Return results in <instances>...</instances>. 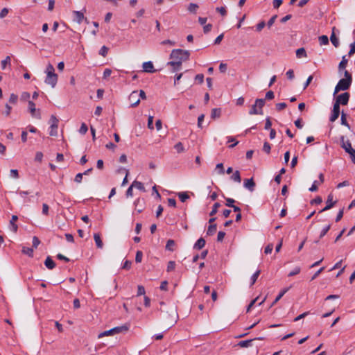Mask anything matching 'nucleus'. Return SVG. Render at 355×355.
I'll return each instance as SVG.
<instances>
[{"label":"nucleus","instance_id":"nucleus-4","mask_svg":"<svg viewBox=\"0 0 355 355\" xmlns=\"http://www.w3.org/2000/svg\"><path fill=\"white\" fill-rule=\"evenodd\" d=\"M58 119L56 118L55 116L51 115L49 123L51 124L50 126V135L51 136H57L58 135Z\"/></svg>","mask_w":355,"mask_h":355},{"label":"nucleus","instance_id":"nucleus-6","mask_svg":"<svg viewBox=\"0 0 355 355\" xmlns=\"http://www.w3.org/2000/svg\"><path fill=\"white\" fill-rule=\"evenodd\" d=\"M28 110L33 117H35L38 119H41L40 110H36L35 104L33 101H28Z\"/></svg>","mask_w":355,"mask_h":355},{"label":"nucleus","instance_id":"nucleus-13","mask_svg":"<svg viewBox=\"0 0 355 355\" xmlns=\"http://www.w3.org/2000/svg\"><path fill=\"white\" fill-rule=\"evenodd\" d=\"M244 187L250 191H253L255 187V183L252 178L245 179L244 180Z\"/></svg>","mask_w":355,"mask_h":355},{"label":"nucleus","instance_id":"nucleus-27","mask_svg":"<svg viewBox=\"0 0 355 355\" xmlns=\"http://www.w3.org/2000/svg\"><path fill=\"white\" fill-rule=\"evenodd\" d=\"M289 290V288H286L283 289L279 295L276 297L275 300L272 304V306H273L275 304H276L283 296Z\"/></svg>","mask_w":355,"mask_h":355},{"label":"nucleus","instance_id":"nucleus-3","mask_svg":"<svg viewBox=\"0 0 355 355\" xmlns=\"http://www.w3.org/2000/svg\"><path fill=\"white\" fill-rule=\"evenodd\" d=\"M352 83V82L349 81V80L341 78L335 87L334 94L335 95L340 91H345L348 89L350 87Z\"/></svg>","mask_w":355,"mask_h":355},{"label":"nucleus","instance_id":"nucleus-8","mask_svg":"<svg viewBox=\"0 0 355 355\" xmlns=\"http://www.w3.org/2000/svg\"><path fill=\"white\" fill-rule=\"evenodd\" d=\"M129 100L131 102V107H137L139 103L140 99L138 98V94L137 91H133L129 96Z\"/></svg>","mask_w":355,"mask_h":355},{"label":"nucleus","instance_id":"nucleus-40","mask_svg":"<svg viewBox=\"0 0 355 355\" xmlns=\"http://www.w3.org/2000/svg\"><path fill=\"white\" fill-rule=\"evenodd\" d=\"M220 203H218V202L214 203V205H213V207H212V210L211 211L209 215L210 216L215 215L217 213L218 209L220 207Z\"/></svg>","mask_w":355,"mask_h":355},{"label":"nucleus","instance_id":"nucleus-28","mask_svg":"<svg viewBox=\"0 0 355 355\" xmlns=\"http://www.w3.org/2000/svg\"><path fill=\"white\" fill-rule=\"evenodd\" d=\"M254 104L257 107L259 110H263L262 108L265 105V100L262 98H258L255 101Z\"/></svg>","mask_w":355,"mask_h":355},{"label":"nucleus","instance_id":"nucleus-18","mask_svg":"<svg viewBox=\"0 0 355 355\" xmlns=\"http://www.w3.org/2000/svg\"><path fill=\"white\" fill-rule=\"evenodd\" d=\"M296 56L297 58H306L307 54L304 48L302 47L296 51Z\"/></svg>","mask_w":355,"mask_h":355},{"label":"nucleus","instance_id":"nucleus-52","mask_svg":"<svg viewBox=\"0 0 355 355\" xmlns=\"http://www.w3.org/2000/svg\"><path fill=\"white\" fill-rule=\"evenodd\" d=\"M330 227L331 225H328L327 226L322 229L320 234V239L322 238L328 232V231L330 230Z\"/></svg>","mask_w":355,"mask_h":355},{"label":"nucleus","instance_id":"nucleus-10","mask_svg":"<svg viewBox=\"0 0 355 355\" xmlns=\"http://www.w3.org/2000/svg\"><path fill=\"white\" fill-rule=\"evenodd\" d=\"M348 59L347 58V55H343L338 67V71L340 76H341L343 71L346 69Z\"/></svg>","mask_w":355,"mask_h":355},{"label":"nucleus","instance_id":"nucleus-14","mask_svg":"<svg viewBox=\"0 0 355 355\" xmlns=\"http://www.w3.org/2000/svg\"><path fill=\"white\" fill-rule=\"evenodd\" d=\"M167 64L173 67V71L180 70L182 65L180 60H172L168 62Z\"/></svg>","mask_w":355,"mask_h":355},{"label":"nucleus","instance_id":"nucleus-2","mask_svg":"<svg viewBox=\"0 0 355 355\" xmlns=\"http://www.w3.org/2000/svg\"><path fill=\"white\" fill-rule=\"evenodd\" d=\"M190 53L188 51L182 50V49H173L170 55V58L173 60H180V63H182V61L187 60L189 59Z\"/></svg>","mask_w":355,"mask_h":355},{"label":"nucleus","instance_id":"nucleus-19","mask_svg":"<svg viewBox=\"0 0 355 355\" xmlns=\"http://www.w3.org/2000/svg\"><path fill=\"white\" fill-rule=\"evenodd\" d=\"M132 185L133 187L143 191V192H145L146 191V189H145V187L143 184V183H141V182H139V181H137V180H135L132 183Z\"/></svg>","mask_w":355,"mask_h":355},{"label":"nucleus","instance_id":"nucleus-29","mask_svg":"<svg viewBox=\"0 0 355 355\" xmlns=\"http://www.w3.org/2000/svg\"><path fill=\"white\" fill-rule=\"evenodd\" d=\"M114 334V331H113V329H111L110 330L105 331L101 332V334H99L98 336V338H103L104 336H112Z\"/></svg>","mask_w":355,"mask_h":355},{"label":"nucleus","instance_id":"nucleus-46","mask_svg":"<svg viewBox=\"0 0 355 355\" xmlns=\"http://www.w3.org/2000/svg\"><path fill=\"white\" fill-rule=\"evenodd\" d=\"M87 130H88L87 125L85 123H83L79 129V132L82 135H85L87 132Z\"/></svg>","mask_w":355,"mask_h":355},{"label":"nucleus","instance_id":"nucleus-5","mask_svg":"<svg viewBox=\"0 0 355 355\" xmlns=\"http://www.w3.org/2000/svg\"><path fill=\"white\" fill-rule=\"evenodd\" d=\"M350 95L348 92L343 93L336 97V101L343 105H347Z\"/></svg>","mask_w":355,"mask_h":355},{"label":"nucleus","instance_id":"nucleus-50","mask_svg":"<svg viewBox=\"0 0 355 355\" xmlns=\"http://www.w3.org/2000/svg\"><path fill=\"white\" fill-rule=\"evenodd\" d=\"M175 261H170L168 263V266H167V271L168 272H170V271H172L175 269Z\"/></svg>","mask_w":355,"mask_h":355},{"label":"nucleus","instance_id":"nucleus-60","mask_svg":"<svg viewBox=\"0 0 355 355\" xmlns=\"http://www.w3.org/2000/svg\"><path fill=\"white\" fill-rule=\"evenodd\" d=\"M145 294V288L143 286H138L137 287V295H143Z\"/></svg>","mask_w":355,"mask_h":355},{"label":"nucleus","instance_id":"nucleus-37","mask_svg":"<svg viewBox=\"0 0 355 355\" xmlns=\"http://www.w3.org/2000/svg\"><path fill=\"white\" fill-rule=\"evenodd\" d=\"M198 8V6L196 3H191L189 5L188 10L190 12L196 13Z\"/></svg>","mask_w":355,"mask_h":355},{"label":"nucleus","instance_id":"nucleus-56","mask_svg":"<svg viewBox=\"0 0 355 355\" xmlns=\"http://www.w3.org/2000/svg\"><path fill=\"white\" fill-rule=\"evenodd\" d=\"M320 184L317 180L314 181L312 186L309 188V191L311 192L316 191L318 190V187Z\"/></svg>","mask_w":355,"mask_h":355},{"label":"nucleus","instance_id":"nucleus-44","mask_svg":"<svg viewBox=\"0 0 355 355\" xmlns=\"http://www.w3.org/2000/svg\"><path fill=\"white\" fill-rule=\"evenodd\" d=\"M339 114H340V112L332 110L331 115L329 118L330 121H331V122L335 121L338 118Z\"/></svg>","mask_w":355,"mask_h":355},{"label":"nucleus","instance_id":"nucleus-21","mask_svg":"<svg viewBox=\"0 0 355 355\" xmlns=\"http://www.w3.org/2000/svg\"><path fill=\"white\" fill-rule=\"evenodd\" d=\"M221 114V110L220 108H214L211 110V117L213 119H215L216 118H219Z\"/></svg>","mask_w":355,"mask_h":355},{"label":"nucleus","instance_id":"nucleus-51","mask_svg":"<svg viewBox=\"0 0 355 355\" xmlns=\"http://www.w3.org/2000/svg\"><path fill=\"white\" fill-rule=\"evenodd\" d=\"M108 52V48L105 46H103L99 51V54L103 57H105Z\"/></svg>","mask_w":355,"mask_h":355},{"label":"nucleus","instance_id":"nucleus-54","mask_svg":"<svg viewBox=\"0 0 355 355\" xmlns=\"http://www.w3.org/2000/svg\"><path fill=\"white\" fill-rule=\"evenodd\" d=\"M287 105L285 103H279L276 104V110L281 111L286 107Z\"/></svg>","mask_w":355,"mask_h":355},{"label":"nucleus","instance_id":"nucleus-39","mask_svg":"<svg viewBox=\"0 0 355 355\" xmlns=\"http://www.w3.org/2000/svg\"><path fill=\"white\" fill-rule=\"evenodd\" d=\"M343 74L345 76L344 79L349 80V81L352 82V76L347 70H346V69L343 71L341 76Z\"/></svg>","mask_w":355,"mask_h":355},{"label":"nucleus","instance_id":"nucleus-17","mask_svg":"<svg viewBox=\"0 0 355 355\" xmlns=\"http://www.w3.org/2000/svg\"><path fill=\"white\" fill-rule=\"evenodd\" d=\"M94 239L96 247L98 248H101V249L103 248V241H102V240L101 239L100 234L98 233H95L94 234Z\"/></svg>","mask_w":355,"mask_h":355},{"label":"nucleus","instance_id":"nucleus-16","mask_svg":"<svg viewBox=\"0 0 355 355\" xmlns=\"http://www.w3.org/2000/svg\"><path fill=\"white\" fill-rule=\"evenodd\" d=\"M44 265L49 270H52L55 267V262L50 257H47V258L46 259V260L44 261Z\"/></svg>","mask_w":355,"mask_h":355},{"label":"nucleus","instance_id":"nucleus-64","mask_svg":"<svg viewBox=\"0 0 355 355\" xmlns=\"http://www.w3.org/2000/svg\"><path fill=\"white\" fill-rule=\"evenodd\" d=\"M132 262L130 261L126 260L122 266L123 269L129 270L131 267Z\"/></svg>","mask_w":355,"mask_h":355},{"label":"nucleus","instance_id":"nucleus-35","mask_svg":"<svg viewBox=\"0 0 355 355\" xmlns=\"http://www.w3.org/2000/svg\"><path fill=\"white\" fill-rule=\"evenodd\" d=\"M22 252L24 254L28 255L31 257H32L33 256V248H31L24 247L22 249Z\"/></svg>","mask_w":355,"mask_h":355},{"label":"nucleus","instance_id":"nucleus-53","mask_svg":"<svg viewBox=\"0 0 355 355\" xmlns=\"http://www.w3.org/2000/svg\"><path fill=\"white\" fill-rule=\"evenodd\" d=\"M195 80L196 82H198L199 84H202L204 81V75L202 73L197 74L195 77Z\"/></svg>","mask_w":355,"mask_h":355},{"label":"nucleus","instance_id":"nucleus-55","mask_svg":"<svg viewBox=\"0 0 355 355\" xmlns=\"http://www.w3.org/2000/svg\"><path fill=\"white\" fill-rule=\"evenodd\" d=\"M148 128L150 130H153L154 129V127H153V116H148Z\"/></svg>","mask_w":355,"mask_h":355},{"label":"nucleus","instance_id":"nucleus-22","mask_svg":"<svg viewBox=\"0 0 355 355\" xmlns=\"http://www.w3.org/2000/svg\"><path fill=\"white\" fill-rule=\"evenodd\" d=\"M205 240L203 238H200L194 245V248L202 249L205 245Z\"/></svg>","mask_w":355,"mask_h":355},{"label":"nucleus","instance_id":"nucleus-42","mask_svg":"<svg viewBox=\"0 0 355 355\" xmlns=\"http://www.w3.org/2000/svg\"><path fill=\"white\" fill-rule=\"evenodd\" d=\"M341 124L349 128V125L347 123L346 119V114H345L343 112L341 114Z\"/></svg>","mask_w":355,"mask_h":355},{"label":"nucleus","instance_id":"nucleus-31","mask_svg":"<svg viewBox=\"0 0 355 355\" xmlns=\"http://www.w3.org/2000/svg\"><path fill=\"white\" fill-rule=\"evenodd\" d=\"M112 329L114 331V334H116L123 331H127L128 329L126 326H121L112 328Z\"/></svg>","mask_w":355,"mask_h":355},{"label":"nucleus","instance_id":"nucleus-12","mask_svg":"<svg viewBox=\"0 0 355 355\" xmlns=\"http://www.w3.org/2000/svg\"><path fill=\"white\" fill-rule=\"evenodd\" d=\"M18 220V217L16 215H12L11 220L9 223V227L11 231L16 233L18 230V226L16 225L15 222Z\"/></svg>","mask_w":355,"mask_h":355},{"label":"nucleus","instance_id":"nucleus-58","mask_svg":"<svg viewBox=\"0 0 355 355\" xmlns=\"http://www.w3.org/2000/svg\"><path fill=\"white\" fill-rule=\"evenodd\" d=\"M49 205L46 203H44L42 205V214L45 216L49 215Z\"/></svg>","mask_w":355,"mask_h":355},{"label":"nucleus","instance_id":"nucleus-32","mask_svg":"<svg viewBox=\"0 0 355 355\" xmlns=\"http://www.w3.org/2000/svg\"><path fill=\"white\" fill-rule=\"evenodd\" d=\"M318 40L320 45H327L329 44V38L327 35L320 36Z\"/></svg>","mask_w":355,"mask_h":355},{"label":"nucleus","instance_id":"nucleus-59","mask_svg":"<svg viewBox=\"0 0 355 355\" xmlns=\"http://www.w3.org/2000/svg\"><path fill=\"white\" fill-rule=\"evenodd\" d=\"M40 241L37 236H33V247L37 248L40 245Z\"/></svg>","mask_w":355,"mask_h":355},{"label":"nucleus","instance_id":"nucleus-45","mask_svg":"<svg viewBox=\"0 0 355 355\" xmlns=\"http://www.w3.org/2000/svg\"><path fill=\"white\" fill-rule=\"evenodd\" d=\"M143 252L141 251H137L135 256L136 263H140L142 261Z\"/></svg>","mask_w":355,"mask_h":355},{"label":"nucleus","instance_id":"nucleus-20","mask_svg":"<svg viewBox=\"0 0 355 355\" xmlns=\"http://www.w3.org/2000/svg\"><path fill=\"white\" fill-rule=\"evenodd\" d=\"M335 28H333V33H331V36H330V40L332 43V44L335 46V47H338L339 46V41H338V39L336 37L334 31Z\"/></svg>","mask_w":355,"mask_h":355},{"label":"nucleus","instance_id":"nucleus-34","mask_svg":"<svg viewBox=\"0 0 355 355\" xmlns=\"http://www.w3.org/2000/svg\"><path fill=\"white\" fill-rule=\"evenodd\" d=\"M73 14L75 15L76 19H77V21L80 24L81 23V21H83V19H84V15L83 12H80V11H74L73 12Z\"/></svg>","mask_w":355,"mask_h":355},{"label":"nucleus","instance_id":"nucleus-26","mask_svg":"<svg viewBox=\"0 0 355 355\" xmlns=\"http://www.w3.org/2000/svg\"><path fill=\"white\" fill-rule=\"evenodd\" d=\"M216 224H211L208 227V229L207 231V234L208 236H211L216 232Z\"/></svg>","mask_w":355,"mask_h":355},{"label":"nucleus","instance_id":"nucleus-61","mask_svg":"<svg viewBox=\"0 0 355 355\" xmlns=\"http://www.w3.org/2000/svg\"><path fill=\"white\" fill-rule=\"evenodd\" d=\"M216 10L223 16H225L227 15V10L225 7H218Z\"/></svg>","mask_w":355,"mask_h":355},{"label":"nucleus","instance_id":"nucleus-25","mask_svg":"<svg viewBox=\"0 0 355 355\" xmlns=\"http://www.w3.org/2000/svg\"><path fill=\"white\" fill-rule=\"evenodd\" d=\"M249 114L251 115L254 114H263V110H259L257 107L254 105H253L249 112Z\"/></svg>","mask_w":355,"mask_h":355},{"label":"nucleus","instance_id":"nucleus-47","mask_svg":"<svg viewBox=\"0 0 355 355\" xmlns=\"http://www.w3.org/2000/svg\"><path fill=\"white\" fill-rule=\"evenodd\" d=\"M10 175L11 178L15 179H18L19 177V172L17 169H11L10 171Z\"/></svg>","mask_w":355,"mask_h":355},{"label":"nucleus","instance_id":"nucleus-11","mask_svg":"<svg viewBox=\"0 0 355 355\" xmlns=\"http://www.w3.org/2000/svg\"><path fill=\"white\" fill-rule=\"evenodd\" d=\"M142 67H143V71L146 72V73H153L155 71V70H154V69H153L154 66L151 61L144 62L142 64Z\"/></svg>","mask_w":355,"mask_h":355},{"label":"nucleus","instance_id":"nucleus-48","mask_svg":"<svg viewBox=\"0 0 355 355\" xmlns=\"http://www.w3.org/2000/svg\"><path fill=\"white\" fill-rule=\"evenodd\" d=\"M233 141H234V143L233 144H230L229 146V148H234V146H236L238 144L239 141H235V139L234 137H227V142L230 143V142H233Z\"/></svg>","mask_w":355,"mask_h":355},{"label":"nucleus","instance_id":"nucleus-57","mask_svg":"<svg viewBox=\"0 0 355 355\" xmlns=\"http://www.w3.org/2000/svg\"><path fill=\"white\" fill-rule=\"evenodd\" d=\"M300 272V267H295L292 271H291L288 274L289 277H292L294 275H296Z\"/></svg>","mask_w":355,"mask_h":355},{"label":"nucleus","instance_id":"nucleus-33","mask_svg":"<svg viewBox=\"0 0 355 355\" xmlns=\"http://www.w3.org/2000/svg\"><path fill=\"white\" fill-rule=\"evenodd\" d=\"M8 64L10 65V57L8 55L6 56V58L1 61V65L2 69H5Z\"/></svg>","mask_w":355,"mask_h":355},{"label":"nucleus","instance_id":"nucleus-24","mask_svg":"<svg viewBox=\"0 0 355 355\" xmlns=\"http://www.w3.org/2000/svg\"><path fill=\"white\" fill-rule=\"evenodd\" d=\"M231 179L234 182L240 183L241 182L240 172L239 171H236L231 176Z\"/></svg>","mask_w":355,"mask_h":355},{"label":"nucleus","instance_id":"nucleus-23","mask_svg":"<svg viewBox=\"0 0 355 355\" xmlns=\"http://www.w3.org/2000/svg\"><path fill=\"white\" fill-rule=\"evenodd\" d=\"M141 202H144V200H141L140 198H138V199H137V200L135 201V202H134V204H135V205L136 207H137V206H138V209H137V211L138 213H141V212H142V211H143V210H144V205H139Z\"/></svg>","mask_w":355,"mask_h":355},{"label":"nucleus","instance_id":"nucleus-7","mask_svg":"<svg viewBox=\"0 0 355 355\" xmlns=\"http://www.w3.org/2000/svg\"><path fill=\"white\" fill-rule=\"evenodd\" d=\"M340 146L347 153H349L353 150H354V148H352L350 141L349 140H345L344 136H341L340 137Z\"/></svg>","mask_w":355,"mask_h":355},{"label":"nucleus","instance_id":"nucleus-30","mask_svg":"<svg viewBox=\"0 0 355 355\" xmlns=\"http://www.w3.org/2000/svg\"><path fill=\"white\" fill-rule=\"evenodd\" d=\"M175 241L173 240L169 239L166 245V249L167 250L173 252L174 250Z\"/></svg>","mask_w":355,"mask_h":355},{"label":"nucleus","instance_id":"nucleus-1","mask_svg":"<svg viewBox=\"0 0 355 355\" xmlns=\"http://www.w3.org/2000/svg\"><path fill=\"white\" fill-rule=\"evenodd\" d=\"M46 77L45 83L50 85L53 88L55 87L58 81V75L55 73L54 67L51 64H48L46 69Z\"/></svg>","mask_w":355,"mask_h":355},{"label":"nucleus","instance_id":"nucleus-36","mask_svg":"<svg viewBox=\"0 0 355 355\" xmlns=\"http://www.w3.org/2000/svg\"><path fill=\"white\" fill-rule=\"evenodd\" d=\"M260 273H261V270H258L252 275V276L251 277V286H252L256 282Z\"/></svg>","mask_w":355,"mask_h":355},{"label":"nucleus","instance_id":"nucleus-43","mask_svg":"<svg viewBox=\"0 0 355 355\" xmlns=\"http://www.w3.org/2000/svg\"><path fill=\"white\" fill-rule=\"evenodd\" d=\"M18 100L17 95L11 94L9 98V103L12 104H16Z\"/></svg>","mask_w":355,"mask_h":355},{"label":"nucleus","instance_id":"nucleus-9","mask_svg":"<svg viewBox=\"0 0 355 355\" xmlns=\"http://www.w3.org/2000/svg\"><path fill=\"white\" fill-rule=\"evenodd\" d=\"M336 203V201L334 200L333 195L331 193L329 194V196H327V202H326L327 205L320 212H323V211L330 209L335 205Z\"/></svg>","mask_w":355,"mask_h":355},{"label":"nucleus","instance_id":"nucleus-15","mask_svg":"<svg viewBox=\"0 0 355 355\" xmlns=\"http://www.w3.org/2000/svg\"><path fill=\"white\" fill-rule=\"evenodd\" d=\"M262 338H257V340H262ZM257 340V338H254ZM254 340V339L241 340L238 343V345L241 347H248L250 346L251 343Z\"/></svg>","mask_w":355,"mask_h":355},{"label":"nucleus","instance_id":"nucleus-62","mask_svg":"<svg viewBox=\"0 0 355 355\" xmlns=\"http://www.w3.org/2000/svg\"><path fill=\"white\" fill-rule=\"evenodd\" d=\"M225 236V232H222V231H220L218 233V236H217V241L218 242H222L224 237Z\"/></svg>","mask_w":355,"mask_h":355},{"label":"nucleus","instance_id":"nucleus-49","mask_svg":"<svg viewBox=\"0 0 355 355\" xmlns=\"http://www.w3.org/2000/svg\"><path fill=\"white\" fill-rule=\"evenodd\" d=\"M270 149H271V147H270V144L267 141H265L263 144V151H265L266 153L269 154L270 152Z\"/></svg>","mask_w":355,"mask_h":355},{"label":"nucleus","instance_id":"nucleus-63","mask_svg":"<svg viewBox=\"0 0 355 355\" xmlns=\"http://www.w3.org/2000/svg\"><path fill=\"white\" fill-rule=\"evenodd\" d=\"M9 10L6 8H3L0 12V18H4L8 13Z\"/></svg>","mask_w":355,"mask_h":355},{"label":"nucleus","instance_id":"nucleus-38","mask_svg":"<svg viewBox=\"0 0 355 355\" xmlns=\"http://www.w3.org/2000/svg\"><path fill=\"white\" fill-rule=\"evenodd\" d=\"M178 197L182 202H185L189 198V195L186 192L179 193Z\"/></svg>","mask_w":355,"mask_h":355},{"label":"nucleus","instance_id":"nucleus-41","mask_svg":"<svg viewBox=\"0 0 355 355\" xmlns=\"http://www.w3.org/2000/svg\"><path fill=\"white\" fill-rule=\"evenodd\" d=\"M174 148H175V150H177L178 153H182L184 151V148L183 146V144L181 143V142H178L177 143Z\"/></svg>","mask_w":355,"mask_h":355}]
</instances>
